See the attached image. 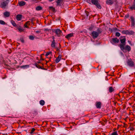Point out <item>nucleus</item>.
I'll list each match as a JSON object with an SVG mask.
<instances>
[{
  "mask_svg": "<svg viewBox=\"0 0 135 135\" xmlns=\"http://www.w3.org/2000/svg\"><path fill=\"white\" fill-rule=\"evenodd\" d=\"M120 48L124 52H125V51H127L129 52L131 50V47L128 45H126L125 46L122 45L121 47Z\"/></svg>",
  "mask_w": 135,
  "mask_h": 135,
  "instance_id": "1",
  "label": "nucleus"
},
{
  "mask_svg": "<svg viewBox=\"0 0 135 135\" xmlns=\"http://www.w3.org/2000/svg\"><path fill=\"white\" fill-rule=\"evenodd\" d=\"M8 2L3 0L1 2L0 7L3 9H4L6 8L8 6Z\"/></svg>",
  "mask_w": 135,
  "mask_h": 135,
  "instance_id": "2",
  "label": "nucleus"
},
{
  "mask_svg": "<svg viewBox=\"0 0 135 135\" xmlns=\"http://www.w3.org/2000/svg\"><path fill=\"white\" fill-rule=\"evenodd\" d=\"M91 2L93 4L95 5L98 8H101V7L98 2V0H91Z\"/></svg>",
  "mask_w": 135,
  "mask_h": 135,
  "instance_id": "3",
  "label": "nucleus"
},
{
  "mask_svg": "<svg viewBox=\"0 0 135 135\" xmlns=\"http://www.w3.org/2000/svg\"><path fill=\"white\" fill-rule=\"evenodd\" d=\"M122 33L123 34L128 35H132L134 33V32L132 31H128V30L122 31Z\"/></svg>",
  "mask_w": 135,
  "mask_h": 135,
  "instance_id": "4",
  "label": "nucleus"
},
{
  "mask_svg": "<svg viewBox=\"0 0 135 135\" xmlns=\"http://www.w3.org/2000/svg\"><path fill=\"white\" fill-rule=\"evenodd\" d=\"M123 38L122 39H120V41L121 44L119 45V47L120 48L121 47V45H122L123 46H125L126 45V38L125 37H123Z\"/></svg>",
  "mask_w": 135,
  "mask_h": 135,
  "instance_id": "5",
  "label": "nucleus"
},
{
  "mask_svg": "<svg viewBox=\"0 0 135 135\" xmlns=\"http://www.w3.org/2000/svg\"><path fill=\"white\" fill-rule=\"evenodd\" d=\"M55 32L57 35L58 37H60L62 35V33L61 31L59 28H57L55 29Z\"/></svg>",
  "mask_w": 135,
  "mask_h": 135,
  "instance_id": "6",
  "label": "nucleus"
},
{
  "mask_svg": "<svg viewBox=\"0 0 135 135\" xmlns=\"http://www.w3.org/2000/svg\"><path fill=\"white\" fill-rule=\"evenodd\" d=\"M130 20L131 21V27H134L135 25V20L133 16L130 17Z\"/></svg>",
  "mask_w": 135,
  "mask_h": 135,
  "instance_id": "7",
  "label": "nucleus"
},
{
  "mask_svg": "<svg viewBox=\"0 0 135 135\" xmlns=\"http://www.w3.org/2000/svg\"><path fill=\"white\" fill-rule=\"evenodd\" d=\"M99 35V34L96 31H94L92 33V36L93 39L97 38Z\"/></svg>",
  "mask_w": 135,
  "mask_h": 135,
  "instance_id": "8",
  "label": "nucleus"
},
{
  "mask_svg": "<svg viewBox=\"0 0 135 135\" xmlns=\"http://www.w3.org/2000/svg\"><path fill=\"white\" fill-rule=\"evenodd\" d=\"M127 63L128 65L130 67H133L134 65V62L131 60H128Z\"/></svg>",
  "mask_w": 135,
  "mask_h": 135,
  "instance_id": "9",
  "label": "nucleus"
},
{
  "mask_svg": "<svg viewBox=\"0 0 135 135\" xmlns=\"http://www.w3.org/2000/svg\"><path fill=\"white\" fill-rule=\"evenodd\" d=\"M101 103L100 102H97L96 103V106L97 108L100 109L101 108Z\"/></svg>",
  "mask_w": 135,
  "mask_h": 135,
  "instance_id": "10",
  "label": "nucleus"
},
{
  "mask_svg": "<svg viewBox=\"0 0 135 135\" xmlns=\"http://www.w3.org/2000/svg\"><path fill=\"white\" fill-rule=\"evenodd\" d=\"M106 3L108 5H111L113 4L114 2V0H107L106 1Z\"/></svg>",
  "mask_w": 135,
  "mask_h": 135,
  "instance_id": "11",
  "label": "nucleus"
},
{
  "mask_svg": "<svg viewBox=\"0 0 135 135\" xmlns=\"http://www.w3.org/2000/svg\"><path fill=\"white\" fill-rule=\"evenodd\" d=\"M112 41L114 43H118L119 42V40L116 37L113 38L112 40Z\"/></svg>",
  "mask_w": 135,
  "mask_h": 135,
  "instance_id": "12",
  "label": "nucleus"
},
{
  "mask_svg": "<svg viewBox=\"0 0 135 135\" xmlns=\"http://www.w3.org/2000/svg\"><path fill=\"white\" fill-rule=\"evenodd\" d=\"M61 55H59L58 56L55 60V62L56 63H57L59 62L61 60Z\"/></svg>",
  "mask_w": 135,
  "mask_h": 135,
  "instance_id": "13",
  "label": "nucleus"
},
{
  "mask_svg": "<svg viewBox=\"0 0 135 135\" xmlns=\"http://www.w3.org/2000/svg\"><path fill=\"white\" fill-rule=\"evenodd\" d=\"M3 15L5 17H9L10 15V13L8 11H6L4 13Z\"/></svg>",
  "mask_w": 135,
  "mask_h": 135,
  "instance_id": "14",
  "label": "nucleus"
},
{
  "mask_svg": "<svg viewBox=\"0 0 135 135\" xmlns=\"http://www.w3.org/2000/svg\"><path fill=\"white\" fill-rule=\"evenodd\" d=\"M73 33H70V34H68L66 35L65 37L66 38L69 39L70 38V37L73 36Z\"/></svg>",
  "mask_w": 135,
  "mask_h": 135,
  "instance_id": "15",
  "label": "nucleus"
},
{
  "mask_svg": "<svg viewBox=\"0 0 135 135\" xmlns=\"http://www.w3.org/2000/svg\"><path fill=\"white\" fill-rule=\"evenodd\" d=\"M129 8L132 11L133 9L135 10V2H134L132 6L129 7Z\"/></svg>",
  "mask_w": 135,
  "mask_h": 135,
  "instance_id": "16",
  "label": "nucleus"
},
{
  "mask_svg": "<svg viewBox=\"0 0 135 135\" xmlns=\"http://www.w3.org/2000/svg\"><path fill=\"white\" fill-rule=\"evenodd\" d=\"M103 31L102 29L100 27L98 28L97 30V32L99 34L101 33Z\"/></svg>",
  "mask_w": 135,
  "mask_h": 135,
  "instance_id": "17",
  "label": "nucleus"
},
{
  "mask_svg": "<svg viewBox=\"0 0 135 135\" xmlns=\"http://www.w3.org/2000/svg\"><path fill=\"white\" fill-rule=\"evenodd\" d=\"M19 5L20 6H24L26 4V2L24 1H21L18 3Z\"/></svg>",
  "mask_w": 135,
  "mask_h": 135,
  "instance_id": "18",
  "label": "nucleus"
},
{
  "mask_svg": "<svg viewBox=\"0 0 135 135\" xmlns=\"http://www.w3.org/2000/svg\"><path fill=\"white\" fill-rule=\"evenodd\" d=\"M52 39H53V40L52 42V44H51V46L52 47H55V40H54V37H53Z\"/></svg>",
  "mask_w": 135,
  "mask_h": 135,
  "instance_id": "19",
  "label": "nucleus"
},
{
  "mask_svg": "<svg viewBox=\"0 0 135 135\" xmlns=\"http://www.w3.org/2000/svg\"><path fill=\"white\" fill-rule=\"evenodd\" d=\"M22 17V15H21L18 14L16 16V19L18 21L20 20Z\"/></svg>",
  "mask_w": 135,
  "mask_h": 135,
  "instance_id": "20",
  "label": "nucleus"
},
{
  "mask_svg": "<svg viewBox=\"0 0 135 135\" xmlns=\"http://www.w3.org/2000/svg\"><path fill=\"white\" fill-rule=\"evenodd\" d=\"M114 89L112 86H110L109 88V92L111 93L114 91Z\"/></svg>",
  "mask_w": 135,
  "mask_h": 135,
  "instance_id": "21",
  "label": "nucleus"
},
{
  "mask_svg": "<svg viewBox=\"0 0 135 135\" xmlns=\"http://www.w3.org/2000/svg\"><path fill=\"white\" fill-rule=\"evenodd\" d=\"M29 67V65H25L21 66V68H23L24 69L28 68Z\"/></svg>",
  "mask_w": 135,
  "mask_h": 135,
  "instance_id": "22",
  "label": "nucleus"
},
{
  "mask_svg": "<svg viewBox=\"0 0 135 135\" xmlns=\"http://www.w3.org/2000/svg\"><path fill=\"white\" fill-rule=\"evenodd\" d=\"M11 23L14 27H17V25L16 23H15V22L14 21H11Z\"/></svg>",
  "mask_w": 135,
  "mask_h": 135,
  "instance_id": "23",
  "label": "nucleus"
},
{
  "mask_svg": "<svg viewBox=\"0 0 135 135\" xmlns=\"http://www.w3.org/2000/svg\"><path fill=\"white\" fill-rule=\"evenodd\" d=\"M42 7L40 6H37L36 7V9L37 11H40L42 10Z\"/></svg>",
  "mask_w": 135,
  "mask_h": 135,
  "instance_id": "24",
  "label": "nucleus"
},
{
  "mask_svg": "<svg viewBox=\"0 0 135 135\" xmlns=\"http://www.w3.org/2000/svg\"><path fill=\"white\" fill-rule=\"evenodd\" d=\"M36 129L34 128H33L32 129L31 131L30 132V133L31 135H32L34 134V132L35 131Z\"/></svg>",
  "mask_w": 135,
  "mask_h": 135,
  "instance_id": "25",
  "label": "nucleus"
},
{
  "mask_svg": "<svg viewBox=\"0 0 135 135\" xmlns=\"http://www.w3.org/2000/svg\"><path fill=\"white\" fill-rule=\"evenodd\" d=\"M45 103V101L43 100H41L40 101V104L42 106H43L44 105Z\"/></svg>",
  "mask_w": 135,
  "mask_h": 135,
  "instance_id": "26",
  "label": "nucleus"
},
{
  "mask_svg": "<svg viewBox=\"0 0 135 135\" xmlns=\"http://www.w3.org/2000/svg\"><path fill=\"white\" fill-rule=\"evenodd\" d=\"M17 29H18V30L21 32L23 31V28H21L20 26H19V27H17Z\"/></svg>",
  "mask_w": 135,
  "mask_h": 135,
  "instance_id": "27",
  "label": "nucleus"
},
{
  "mask_svg": "<svg viewBox=\"0 0 135 135\" xmlns=\"http://www.w3.org/2000/svg\"><path fill=\"white\" fill-rule=\"evenodd\" d=\"M35 65L37 68L39 69H42L41 66H40L39 65L37 64L36 63H35L34 64Z\"/></svg>",
  "mask_w": 135,
  "mask_h": 135,
  "instance_id": "28",
  "label": "nucleus"
},
{
  "mask_svg": "<svg viewBox=\"0 0 135 135\" xmlns=\"http://www.w3.org/2000/svg\"><path fill=\"white\" fill-rule=\"evenodd\" d=\"M0 24L1 25H4L6 24V23L3 20H0Z\"/></svg>",
  "mask_w": 135,
  "mask_h": 135,
  "instance_id": "29",
  "label": "nucleus"
},
{
  "mask_svg": "<svg viewBox=\"0 0 135 135\" xmlns=\"http://www.w3.org/2000/svg\"><path fill=\"white\" fill-rule=\"evenodd\" d=\"M62 0H57V1H56V2L57 4V5H60V4Z\"/></svg>",
  "mask_w": 135,
  "mask_h": 135,
  "instance_id": "30",
  "label": "nucleus"
},
{
  "mask_svg": "<svg viewBox=\"0 0 135 135\" xmlns=\"http://www.w3.org/2000/svg\"><path fill=\"white\" fill-rule=\"evenodd\" d=\"M27 23H30V21H28L26 22L24 25V27L26 28H28V26H27Z\"/></svg>",
  "mask_w": 135,
  "mask_h": 135,
  "instance_id": "31",
  "label": "nucleus"
},
{
  "mask_svg": "<svg viewBox=\"0 0 135 135\" xmlns=\"http://www.w3.org/2000/svg\"><path fill=\"white\" fill-rule=\"evenodd\" d=\"M3 64L6 66H8V65L7 64H6V61L4 60H3Z\"/></svg>",
  "mask_w": 135,
  "mask_h": 135,
  "instance_id": "32",
  "label": "nucleus"
},
{
  "mask_svg": "<svg viewBox=\"0 0 135 135\" xmlns=\"http://www.w3.org/2000/svg\"><path fill=\"white\" fill-rule=\"evenodd\" d=\"M111 135H118L117 131L114 132L112 133Z\"/></svg>",
  "mask_w": 135,
  "mask_h": 135,
  "instance_id": "33",
  "label": "nucleus"
},
{
  "mask_svg": "<svg viewBox=\"0 0 135 135\" xmlns=\"http://www.w3.org/2000/svg\"><path fill=\"white\" fill-rule=\"evenodd\" d=\"M29 38L31 40H33L34 39V38L33 36L31 35L29 36Z\"/></svg>",
  "mask_w": 135,
  "mask_h": 135,
  "instance_id": "34",
  "label": "nucleus"
},
{
  "mask_svg": "<svg viewBox=\"0 0 135 135\" xmlns=\"http://www.w3.org/2000/svg\"><path fill=\"white\" fill-rule=\"evenodd\" d=\"M94 28V26H91L89 28V30L90 31H92Z\"/></svg>",
  "mask_w": 135,
  "mask_h": 135,
  "instance_id": "35",
  "label": "nucleus"
},
{
  "mask_svg": "<svg viewBox=\"0 0 135 135\" xmlns=\"http://www.w3.org/2000/svg\"><path fill=\"white\" fill-rule=\"evenodd\" d=\"M120 35V34L118 32H117L115 33V36L117 37H119Z\"/></svg>",
  "mask_w": 135,
  "mask_h": 135,
  "instance_id": "36",
  "label": "nucleus"
},
{
  "mask_svg": "<svg viewBox=\"0 0 135 135\" xmlns=\"http://www.w3.org/2000/svg\"><path fill=\"white\" fill-rule=\"evenodd\" d=\"M85 12L86 13V15L87 16V17L89 15V12L86 11H85Z\"/></svg>",
  "mask_w": 135,
  "mask_h": 135,
  "instance_id": "37",
  "label": "nucleus"
},
{
  "mask_svg": "<svg viewBox=\"0 0 135 135\" xmlns=\"http://www.w3.org/2000/svg\"><path fill=\"white\" fill-rule=\"evenodd\" d=\"M20 40L21 41L22 43H24V40L23 39V38H20Z\"/></svg>",
  "mask_w": 135,
  "mask_h": 135,
  "instance_id": "38",
  "label": "nucleus"
},
{
  "mask_svg": "<svg viewBox=\"0 0 135 135\" xmlns=\"http://www.w3.org/2000/svg\"><path fill=\"white\" fill-rule=\"evenodd\" d=\"M51 53V52H47L45 55L46 56H47L49 55Z\"/></svg>",
  "mask_w": 135,
  "mask_h": 135,
  "instance_id": "39",
  "label": "nucleus"
},
{
  "mask_svg": "<svg viewBox=\"0 0 135 135\" xmlns=\"http://www.w3.org/2000/svg\"><path fill=\"white\" fill-rule=\"evenodd\" d=\"M50 8L52 9V10L53 11H54L55 10V9L52 6L50 7Z\"/></svg>",
  "mask_w": 135,
  "mask_h": 135,
  "instance_id": "40",
  "label": "nucleus"
},
{
  "mask_svg": "<svg viewBox=\"0 0 135 135\" xmlns=\"http://www.w3.org/2000/svg\"><path fill=\"white\" fill-rule=\"evenodd\" d=\"M41 0H33V1L35 2L36 3H37L38 2L40 1Z\"/></svg>",
  "mask_w": 135,
  "mask_h": 135,
  "instance_id": "41",
  "label": "nucleus"
},
{
  "mask_svg": "<svg viewBox=\"0 0 135 135\" xmlns=\"http://www.w3.org/2000/svg\"><path fill=\"white\" fill-rule=\"evenodd\" d=\"M36 32L37 33H41V31H36Z\"/></svg>",
  "mask_w": 135,
  "mask_h": 135,
  "instance_id": "42",
  "label": "nucleus"
},
{
  "mask_svg": "<svg viewBox=\"0 0 135 135\" xmlns=\"http://www.w3.org/2000/svg\"><path fill=\"white\" fill-rule=\"evenodd\" d=\"M125 17L127 18L129 17V15L128 14H127L125 16Z\"/></svg>",
  "mask_w": 135,
  "mask_h": 135,
  "instance_id": "43",
  "label": "nucleus"
},
{
  "mask_svg": "<svg viewBox=\"0 0 135 135\" xmlns=\"http://www.w3.org/2000/svg\"><path fill=\"white\" fill-rule=\"evenodd\" d=\"M130 130L132 131H133L134 130V128H132V127H131V128H130Z\"/></svg>",
  "mask_w": 135,
  "mask_h": 135,
  "instance_id": "44",
  "label": "nucleus"
},
{
  "mask_svg": "<svg viewBox=\"0 0 135 135\" xmlns=\"http://www.w3.org/2000/svg\"><path fill=\"white\" fill-rule=\"evenodd\" d=\"M5 1H6L8 2H9V0H4Z\"/></svg>",
  "mask_w": 135,
  "mask_h": 135,
  "instance_id": "45",
  "label": "nucleus"
},
{
  "mask_svg": "<svg viewBox=\"0 0 135 135\" xmlns=\"http://www.w3.org/2000/svg\"><path fill=\"white\" fill-rule=\"evenodd\" d=\"M61 46L60 44H59V48H61Z\"/></svg>",
  "mask_w": 135,
  "mask_h": 135,
  "instance_id": "46",
  "label": "nucleus"
},
{
  "mask_svg": "<svg viewBox=\"0 0 135 135\" xmlns=\"http://www.w3.org/2000/svg\"><path fill=\"white\" fill-rule=\"evenodd\" d=\"M50 2H51L53 1V0H49Z\"/></svg>",
  "mask_w": 135,
  "mask_h": 135,
  "instance_id": "47",
  "label": "nucleus"
},
{
  "mask_svg": "<svg viewBox=\"0 0 135 135\" xmlns=\"http://www.w3.org/2000/svg\"><path fill=\"white\" fill-rule=\"evenodd\" d=\"M37 63L38 64H40L41 63V62L40 61H38L37 62Z\"/></svg>",
  "mask_w": 135,
  "mask_h": 135,
  "instance_id": "48",
  "label": "nucleus"
},
{
  "mask_svg": "<svg viewBox=\"0 0 135 135\" xmlns=\"http://www.w3.org/2000/svg\"><path fill=\"white\" fill-rule=\"evenodd\" d=\"M59 50V49L58 48H57V50L58 51Z\"/></svg>",
  "mask_w": 135,
  "mask_h": 135,
  "instance_id": "49",
  "label": "nucleus"
},
{
  "mask_svg": "<svg viewBox=\"0 0 135 135\" xmlns=\"http://www.w3.org/2000/svg\"><path fill=\"white\" fill-rule=\"evenodd\" d=\"M49 61H46V64H47V62H49Z\"/></svg>",
  "mask_w": 135,
  "mask_h": 135,
  "instance_id": "50",
  "label": "nucleus"
},
{
  "mask_svg": "<svg viewBox=\"0 0 135 135\" xmlns=\"http://www.w3.org/2000/svg\"><path fill=\"white\" fill-rule=\"evenodd\" d=\"M27 24L29 25H30V23H27Z\"/></svg>",
  "mask_w": 135,
  "mask_h": 135,
  "instance_id": "51",
  "label": "nucleus"
},
{
  "mask_svg": "<svg viewBox=\"0 0 135 135\" xmlns=\"http://www.w3.org/2000/svg\"><path fill=\"white\" fill-rule=\"evenodd\" d=\"M45 29V30H47L46 29Z\"/></svg>",
  "mask_w": 135,
  "mask_h": 135,
  "instance_id": "52",
  "label": "nucleus"
},
{
  "mask_svg": "<svg viewBox=\"0 0 135 135\" xmlns=\"http://www.w3.org/2000/svg\"><path fill=\"white\" fill-rule=\"evenodd\" d=\"M25 0L26 1H28V0Z\"/></svg>",
  "mask_w": 135,
  "mask_h": 135,
  "instance_id": "53",
  "label": "nucleus"
},
{
  "mask_svg": "<svg viewBox=\"0 0 135 135\" xmlns=\"http://www.w3.org/2000/svg\"><path fill=\"white\" fill-rule=\"evenodd\" d=\"M134 1L135 2V0H134Z\"/></svg>",
  "mask_w": 135,
  "mask_h": 135,
  "instance_id": "54",
  "label": "nucleus"
},
{
  "mask_svg": "<svg viewBox=\"0 0 135 135\" xmlns=\"http://www.w3.org/2000/svg\"><path fill=\"white\" fill-rule=\"evenodd\" d=\"M33 1V0H32Z\"/></svg>",
  "mask_w": 135,
  "mask_h": 135,
  "instance_id": "55",
  "label": "nucleus"
}]
</instances>
